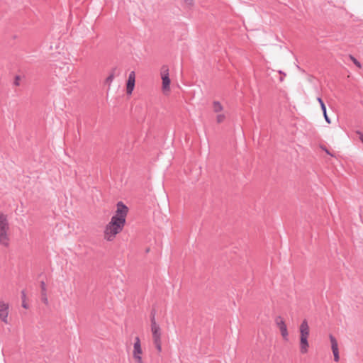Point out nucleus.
Wrapping results in <instances>:
<instances>
[{
	"instance_id": "6",
	"label": "nucleus",
	"mask_w": 363,
	"mask_h": 363,
	"mask_svg": "<svg viewBox=\"0 0 363 363\" xmlns=\"http://www.w3.org/2000/svg\"><path fill=\"white\" fill-rule=\"evenodd\" d=\"M9 304L4 301H0V319L5 323H9Z\"/></svg>"
},
{
	"instance_id": "23",
	"label": "nucleus",
	"mask_w": 363,
	"mask_h": 363,
	"mask_svg": "<svg viewBox=\"0 0 363 363\" xmlns=\"http://www.w3.org/2000/svg\"><path fill=\"white\" fill-rule=\"evenodd\" d=\"M21 298H22V301L26 300V292L24 290H23L21 291Z\"/></svg>"
},
{
	"instance_id": "18",
	"label": "nucleus",
	"mask_w": 363,
	"mask_h": 363,
	"mask_svg": "<svg viewBox=\"0 0 363 363\" xmlns=\"http://www.w3.org/2000/svg\"><path fill=\"white\" fill-rule=\"evenodd\" d=\"M350 58L357 67L361 68V64L356 58H354L352 55H350Z\"/></svg>"
},
{
	"instance_id": "14",
	"label": "nucleus",
	"mask_w": 363,
	"mask_h": 363,
	"mask_svg": "<svg viewBox=\"0 0 363 363\" xmlns=\"http://www.w3.org/2000/svg\"><path fill=\"white\" fill-rule=\"evenodd\" d=\"M9 231L6 232H0V244L5 247H8L9 245Z\"/></svg>"
},
{
	"instance_id": "20",
	"label": "nucleus",
	"mask_w": 363,
	"mask_h": 363,
	"mask_svg": "<svg viewBox=\"0 0 363 363\" xmlns=\"http://www.w3.org/2000/svg\"><path fill=\"white\" fill-rule=\"evenodd\" d=\"M20 80L21 77L19 75H16L14 78L13 84L17 86H20Z\"/></svg>"
},
{
	"instance_id": "7",
	"label": "nucleus",
	"mask_w": 363,
	"mask_h": 363,
	"mask_svg": "<svg viewBox=\"0 0 363 363\" xmlns=\"http://www.w3.org/2000/svg\"><path fill=\"white\" fill-rule=\"evenodd\" d=\"M135 72L132 71L129 74L128 79L126 84V91L128 94H131L134 86H135Z\"/></svg>"
},
{
	"instance_id": "8",
	"label": "nucleus",
	"mask_w": 363,
	"mask_h": 363,
	"mask_svg": "<svg viewBox=\"0 0 363 363\" xmlns=\"http://www.w3.org/2000/svg\"><path fill=\"white\" fill-rule=\"evenodd\" d=\"M330 340L331 342V348L332 351L334 355V360L335 362H338L340 357H339V351H338V345L336 339L335 337H333L332 335H330Z\"/></svg>"
},
{
	"instance_id": "9",
	"label": "nucleus",
	"mask_w": 363,
	"mask_h": 363,
	"mask_svg": "<svg viewBox=\"0 0 363 363\" xmlns=\"http://www.w3.org/2000/svg\"><path fill=\"white\" fill-rule=\"evenodd\" d=\"M150 327L152 335V340H161L162 332L160 326L158 324L153 323V325H150Z\"/></svg>"
},
{
	"instance_id": "15",
	"label": "nucleus",
	"mask_w": 363,
	"mask_h": 363,
	"mask_svg": "<svg viewBox=\"0 0 363 363\" xmlns=\"http://www.w3.org/2000/svg\"><path fill=\"white\" fill-rule=\"evenodd\" d=\"M317 100L318 101V103L320 104V107H321V109L323 111V116H324V118L325 120V121L328 123H330V118L328 117V114H327V112H326V107H325V105L323 102V101L322 100V99L320 97H318L317 98Z\"/></svg>"
},
{
	"instance_id": "12",
	"label": "nucleus",
	"mask_w": 363,
	"mask_h": 363,
	"mask_svg": "<svg viewBox=\"0 0 363 363\" xmlns=\"http://www.w3.org/2000/svg\"><path fill=\"white\" fill-rule=\"evenodd\" d=\"M300 335L309 336L310 329L308 321L304 319L299 326Z\"/></svg>"
},
{
	"instance_id": "17",
	"label": "nucleus",
	"mask_w": 363,
	"mask_h": 363,
	"mask_svg": "<svg viewBox=\"0 0 363 363\" xmlns=\"http://www.w3.org/2000/svg\"><path fill=\"white\" fill-rule=\"evenodd\" d=\"M153 343L158 351V352H160L162 351V341L161 340H155L153 341Z\"/></svg>"
},
{
	"instance_id": "10",
	"label": "nucleus",
	"mask_w": 363,
	"mask_h": 363,
	"mask_svg": "<svg viewBox=\"0 0 363 363\" xmlns=\"http://www.w3.org/2000/svg\"><path fill=\"white\" fill-rule=\"evenodd\" d=\"M308 336L300 335V352L306 354L308 351L309 343L308 341Z\"/></svg>"
},
{
	"instance_id": "26",
	"label": "nucleus",
	"mask_w": 363,
	"mask_h": 363,
	"mask_svg": "<svg viewBox=\"0 0 363 363\" xmlns=\"http://www.w3.org/2000/svg\"><path fill=\"white\" fill-rule=\"evenodd\" d=\"M359 134H360L359 138L362 140V142L363 143V135L361 133H359Z\"/></svg>"
},
{
	"instance_id": "3",
	"label": "nucleus",
	"mask_w": 363,
	"mask_h": 363,
	"mask_svg": "<svg viewBox=\"0 0 363 363\" xmlns=\"http://www.w3.org/2000/svg\"><path fill=\"white\" fill-rule=\"evenodd\" d=\"M128 212V208L123 202L119 201L117 203L116 213L112 216V218L120 219L123 223H125V218Z\"/></svg>"
},
{
	"instance_id": "27",
	"label": "nucleus",
	"mask_w": 363,
	"mask_h": 363,
	"mask_svg": "<svg viewBox=\"0 0 363 363\" xmlns=\"http://www.w3.org/2000/svg\"><path fill=\"white\" fill-rule=\"evenodd\" d=\"M283 79H284L283 77H280V81H281V82H282V81H283Z\"/></svg>"
},
{
	"instance_id": "28",
	"label": "nucleus",
	"mask_w": 363,
	"mask_h": 363,
	"mask_svg": "<svg viewBox=\"0 0 363 363\" xmlns=\"http://www.w3.org/2000/svg\"><path fill=\"white\" fill-rule=\"evenodd\" d=\"M279 73L285 76V74H284L281 71H279Z\"/></svg>"
},
{
	"instance_id": "19",
	"label": "nucleus",
	"mask_w": 363,
	"mask_h": 363,
	"mask_svg": "<svg viewBox=\"0 0 363 363\" xmlns=\"http://www.w3.org/2000/svg\"><path fill=\"white\" fill-rule=\"evenodd\" d=\"M225 118V116L224 114H218L216 117V121L218 123H222Z\"/></svg>"
},
{
	"instance_id": "24",
	"label": "nucleus",
	"mask_w": 363,
	"mask_h": 363,
	"mask_svg": "<svg viewBox=\"0 0 363 363\" xmlns=\"http://www.w3.org/2000/svg\"><path fill=\"white\" fill-rule=\"evenodd\" d=\"M184 1H185V3L189 6H191L194 2V0H184Z\"/></svg>"
},
{
	"instance_id": "5",
	"label": "nucleus",
	"mask_w": 363,
	"mask_h": 363,
	"mask_svg": "<svg viewBox=\"0 0 363 363\" xmlns=\"http://www.w3.org/2000/svg\"><path fill=\"white\" fill-rule=\"evenodd\" d=\"M275 323L279 328L281 335L284 340L288 339V330L284 319L281 316H277L275 318Z\"/></svg>"
},
{
	"instance_id": "4",
	"label": "nucleus",
	"mask_w": 363,
	"mask_h": 363,
	"mask_svg": "<svg viewBox=\"0 0 363 363\" xmlns=\"http://www.w3.org/2000/svg\"><path fill=\"white\" fill-rule=\"evenodd\" d=\"M161 77L162 79V89L164 91L169 90L170 79L169 77V69L167 66L162 67Z\"/></svg>"
},
{
	"instance_id": "13",
	"label": "nucleus",
	"mask_w": 363,
	"mask_h": 363,
	"mask_svg": "<svg viewBox=\"0 0 363 363\" xmlns=\"http://www.w3.org/2000/svg\"><path fill=\"white\" fill-rule=\"evenodd\" d=\"M40 289H41V294H40V298L42 302L45 304L46 306L49 305V301L47 296V289L45 284L43 281L40 282Z\"/></svg>"
},
{
	"instance_id": "16",
	"label": "nucleus",
	"mask_w": 363,
	"mask_h": 363,
	"mask_svg": "<svg viewBox=\"0 0 363 363\" xmlns=\"http://www.w3.org/2000/svg\"><path fill=\"white\" fill-rule=\"evenodd\" d=\"M213 111L216 113H219L223 111V106L220 104L219 101H213Z\"/></svg>"
},
{
	"instance_id": "1",
	"label": "nucleus",
	"mask_w": 363,
	"mask_h": 363,
	"mask_svg": "<svg viewBox=\"0 0 363 363\" xmlns=\"http://www.w3.org/2000/svg\"><path fill=\"white\" fill-rule=\"evenodd\" d=\"M124 225L125 223L120 219L111 218L105 228L104 238L108 241H112L116 235L122 231Z\"/></svg>"
},
{
	"instance_id": "11",
	"label": "nucleus",
	"mask_w": 363,
	"mask_h": 363,
	"mask_svg": "<svg viewBox=\"0 0 363 363\" xmlns=\"http://www.w3.org/2000/svg\"><path fill=\"white\" fill-rule=\"evenodd\" d=\"M9 230V225L7 216L3 213L0 214V232H6Z\"/></svg>"
},
{
	"instance_id": "2",
	"label": "nucleus",
	"mask_w": 363,
	"mask_h": 363,
	"mask_svg": "<svg viewBox=\"0 0 363 363\" xmlns=\"http://www.w3.org/2000/svg\"><path fill=\"white\" fill-rule=\"evenodd\" d=\"M143 350L141 347L140 340L139 337L135 338L133 345V357L135 363H143L142 358Z\"/></svg>"
},
{
	"instance_id": "25",
	"label": "nucleus",
	"mask_w": 363,
	"mask_h": 363,
	"mask_svg": "<svg viewBox=\"0 0 363 363\" xmlns=\"http://www.w3.org/2000/svg\"><path fill=\"white\" fill-rule=\"evenodd\" d=\"M22 306L24 308H28V305L26 303V300H23V301H22Z\"/></svg>"
},
{
	"instance_id": "22",
	"label": "nucleus",
	"mask_w": 363,
	"mask_h": 363,
	"mask_svg": "<svg viewBox=\"0 0 363 363\" xmlns=\"http://www.w3.org/2000/svg\"><path fill=\"white\" fill-rule=\"evenodd\" d=\"M113 79H114V74H113V73H111V74H110V75L106 78V82L107 83H109V84H110V83H111V82H112V81L113 80Z\"/></svg>"
},
{
	"instance_id": "21",
	"label": "nucleus",
	"mask_w": 363,
	"mask_h": 363,
	"mask_svg": "<svg viewBox=\"0 0 363 363\" xmlns=\"http://www.w3.org/2000/svg\"><path fill=\"white\" fill-rule=\"evenodd\" d=\"M155 311H152L151 312V320H151V325H153V323L157 324L156 320H155Z\"/></svg>"
}]
</instances>
